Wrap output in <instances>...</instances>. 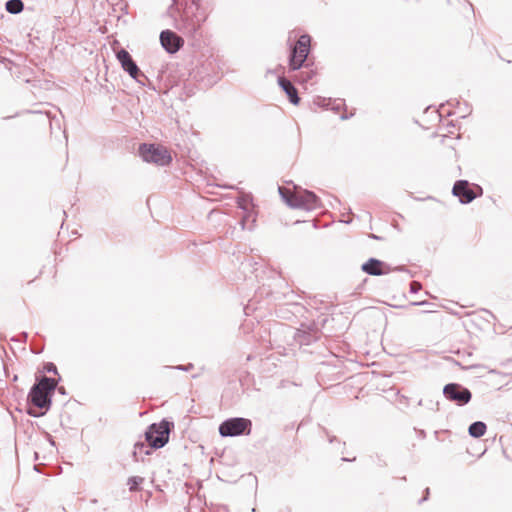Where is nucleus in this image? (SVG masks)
Returning <instances> with one entry per match:
<instances>
[{
  "label": "nucleus",
  "instance_id": "obj_1",
  "mask_svg": "<svg viewBox=\"0 0 512 512\" xmlns=\"http://www.w3.org/2000/svg\"><path fill=\"white\" fill-rule=\"evenodd\" d=\"M312 37L302 34L296 42L288 41V72H298L293 80L300 83H308L318 74L315 57L312 55Z\"/></svg>",
  "mask_w": 512,
  "mask_h": 512
},
{
  "label": "nucleus",
  "instance_id": "obj_2",
  "mask_svg": "<svg viewBox=\"0 0 512 512\" xmlns=\"http://www.w3.org/2000/svg\"><path fill=\"white\" fill-rule=\"evenodd\" d=\"M202 0H172L167 15L173 19V26L186 36L194 37L207 15Z\"/></svg>",
  "mask_w": 512,
  "mask_h": 512
},
{
  "label": "nucleus",
  "instance_id": "obj_3",
  "mask_svg": "<svg viewBox=\"0 0 512 512\" xmlns=\"http://www.w3.org/2000/svg\"><path fill=\"white\" fill-rule=\"evenodd\" d=\"M61 380V376L57 379L48 376L36 379L27 395V403L33 405L26 410L29 416L40 418L51 409L53 395Z\"/></svg>",
  "mask_w": 512,
  "mask_h": 512
},
{
  "label": "nucleus",
  "instance_id": "obj_4",
  "mask_svg": "<svg viewBox=\"0 0 512 512\" xmlns=\"http://www.w3.org/2000/svg\"><path fill=\"white\" fill-rule=\"evenodd\" d=\"M174 429V422L163 418L160 422L150 424L144 433L145 442L138 441L134 444L133 457L136 461H143L144 455H150L155 450L163 448Z\"/></svg>",
  "mask_w": 512,
  "mask_h": 512
},
{
  "label": "nucleus",
  "instance_id": "obj_5",
  "mask_svg": "<svg viewBox=\"0 0 512 512\" xmlns=\"http://www.w3.org/2000/svg\"><path fill=\"white\" fill-rule=\"evenodd\" d=\"M278 191L283 202L290 208L312 211L322 206L320 198L313 191L304 189L292 194L281 186L278 187Z\"/></svg>",
  "mask_w": 512,
  "mask_h": 512
},
{
  "label": "nucleus",
  "instance_id": "obj_6",
  "mask_svg": "<svg viewBox=\"0 0 512 512\" xmlns=\"http://www.w3.org/2000/svg\"><path fill=\"white\" fill-rule=\"evenodd\" d=\"M138 155L143 162L161 167L169 166L173 160L170 151L165 146L156 143H140Z\"/></svg>",
  "mask_w": 512,
  "mask_h": 512
},
{
  "label": "nucleus",
  "instance_id": "obj_7",
  "mask_svg": "<svg viewBox=\"0 0 512 512\" xmlns=\"http://www.w3.org/2000/svg\"><path fill=\"white\" fill-rule=\"evenodd\" d=\"M221 437L248 436L252 432V421L244 417H230L218 427Z\"/></svg>",
  "mask_w": 512,
  "mask_h": 512
},
{
  "label": "nucleus",
  "instance_id": "obj_8",
  "mask_svg": "<svg viewBox=\"0 0 512 512\" xmlns=\"http://www.w3.org/2000/svg\"><path fill=\"white\" fill-rule=\"evenodd\" d=\"M442 393L446 400L459 407L466 406L472 400L470 389L457 382L444 385Z\"/></svg>",
  "mask_w": 512,
  "mask_h": 512
},
{
  "label": "nucleus",
  "instance_id": "obj_9",
  "mask_svg": "<svg viewBox=\"0 0 512 512\" xmlns=\"http://www.w3.org/2000/svg\"><path fill=\"white\" fill-rule=\"evenodd\" d=\"M115 56L121 68L138 84H143L140 77H144V73L140 70L131 54L126 49L120 48L115 51Z\"/></svg>",
  "mask_w": 512,
  "mask_h": 512
},
{
  "label": "nucleus",
  "instance_id": "obj_10",
  "mask_svg": "<svg viewBox=\"0 0 512 512\" xmlns=\"http://www.w3.org/2000/svg\"><path fill=\"white\" fill-rule=\"evenodd\" d=\"M475 187L478 190V193H475L473 189L470 188L468 180L460 179L455 181L452 188V194L455 197H458L461 204H470L477 197L481 196L483 192L481 186L476 185Z\"/></svg>",
  "mask_w": 512,
  "mask_h": 512
},
{
  "label": "nucleus",
  "instance_id": "obj_11",
  "mask_svg": "<svg viewBox=\"0 0 512 512\" xmlns=\"http://www.w3.org/2000/svg\"><path fill=\"white\" fill-rule=\"evenodd\" d=\"M321 334V331L314 324H301V327L294 334V340L299 346H309L317 342Z\"/></svg>",
  "mask_w": 512,
  "mask_h": 512
},
{
  "label": "nucleus",
  "instance_id": "obj_12",
  "mask_svg": "<svg viewBox=\"0 0 512 512\" xmlns=\"http://www.w3.org/2000/svg\"><path fill=\"white\" fill-rule=\"evenodd\" d=\"M159 40L162 48L168 54L177 53L184 45V40L176 32L170 29L162 30Z\"/></svg>",
  "mask_w": 512,
  "mask_h": 512
},
{
  "label": "nucleus",
  "instance_id": "obj_13",
  "mask_svg": "<svg viewBox=\"0 0 512 512\" xmlns=\"http://www.w3.org/2000/svg\"><path fill=\"white\" fill-rule=\"evenodd\" d=\"M251 198L238 199V207L242 210V216L239 221L242 230L252 231L255 228L257 221V213L253 208L248 207V203L251 202Z\"/></svg>",
  "mask_w": 512,
  "mask_h": 512
},
{
  "label": "nucleus",
  "instance_id": "obj_14",
  "mask_svg": "<svg viewBox=\"0 0 512 512\" xmlns=\"http://www.w3.org/2000/svg\"><path fill=\"white\" fill-rule=\"evenodd\" d=\"M361 270L370 276H382L392 272V266L378 258L370 257L361 265Z\"/></svg>",
  "mask_w": 512,
  "mask_h": 512
},
{
  "label": "nucleus",
  "instance_id": "obj_15",
  "mask_svg": "<svg viewBox=\"0 0 512 512\" xmlns=\"http://www.w3.org/2000/svg\"><path fill=\"white\" fill-rule=\"evenodd\" d=\"M277 83L292 105H298L300 103L301 98L298 94V90L290 79L285 76H278Z\"/></svg>",
  "mask_w": 512,
  "mask_h": 512
},
{
  "label": "nucleus",
  "instance_id": "obj_16",
  "mask_svg": "<svg viewBox=\"0 0 512 512\" xmlns=\"http://www.w3.org/2000/svg\"><path fill=\"white\" fill-rule=\"evenodd\" d=\"M314 104L323 109H331L335 112H339L340 109L345 105V102L341 100L340 103H335L331 98H324L317 96L314 99Z\"/></svg>",
  "mask_w": 512,
  "mask_h": 512
},
{
  "label": "nucleus",
  "instance_id": "obj_17",
  "mask_svg": "<svg viewBox=\"0 0 512 512\" xmlns=\"http://www.w3.org/2000/svg\"><path fill=\"white\" fill-rule=\"evenodd\" d=\"M487 431V425L483 421H474L468 427V434L472 438H480Z\"/></svg>",
  "mask_w": 512,
  "mask_h": 512
},
{
  "label": "nucleus",
  "instance_id": "obj_18",
  "mask_svg": "<svg viewBox=\"0 0 512 512\" xmlns=\"http://www.w3.org/2000/svg\"><path fill=\"white\" fill-rule=\"evenodd\" d=\"M24 2L22 0H8L5 3V9L8 13L17 15L24 10Z\"/></svg>",
  "mask_w": 512,
  "mask_h": 512
},
{
  "label": "nucleus",
  "instance_id": "obj_19",
  "mask_svg": "<svg viewBox=\"0 0 512 512\" xmlns=\"http://www.w3.org/2000/svg\"><path fill=\"white\" fill-rule=\"evenodd\" d=\"M322 431L323 433L325 434L328 442L330 444H338L339 446H341V449H340V453L341 454H344L345 452V449H346V442L344 441H341L338 437H336L335 435H332L329 433V431L325 428V427H322Z\"/></svg>",
  "mask_w": 512,
  "mask_h": 512
},
{
  "label": "nucleus",
  "instance_id": "obj_20",
  "mask_svg": "<svg viewBox=\"0 0 512 512\" xmlns=\"http://www.w3.org/2000/svg\"><path fill=\"white\" fill-rule=\"evenodd\" d=\"M214 66H215V62L214 60H209L207 59L203 64H202V72L201 73H204L205 76H210L211 73H214Z\"/></svg>",
  "mask_w": 512,
  "mask_h": 512
},
{
  "label": "nucleus",
  "instance_id": "obj_21",
  "mask_svg": "<svg viewBox=\"0 0 512 512\" xmlns=\"http://www.w3.org/2000/svg\"><path fill=\"white\" fill-rule=\"evenodd\" d=\"M42 372L53 373V374L57 375L58 377L60 376L58 373L57 366L53 362H44Z\"/></svg>",
  "mask_w": 512,
  "mask_h": 512
},
{
  "label": "nucleus",
  "instance_id": "obj_22",
  "mask_svg": "<svg viewBox=\"0 0 512 512\" xmlns=\"http://www.w3.org/2000/svg\"><path fill=\"white\" fill-rule=\"evenodd\" d=\"M28 340V333L27 332H21L17 336H14L11 338V341L20 342V343H26Z\"/></svg>",
  "mask_w": 512,
  "mask_h": 512
},
{
  "label": "nucleus",
  "instance_id": "obj_23",
  "mask_svg": "<svg viewBox=\"0 0 512 512\" xmlns=\"http://www.w3.org/2000/svg\"><path fill=\"white\" fill-rule=\"evenodd\" d=\"M143 84H140L141 86L147 87L150 90L156 91L155 86L151 82V80L144 74V77H140Z\"/></svg>",
  "mask_w": 512,
  "mask_h": 512
},
{
  "label": "nucleus",
  "instance_id": "obj_24",
  "mask_svg": "<svg viewBox=\"0 0 512 512\" xmlns=\"http://www.w3.org/2000/svg\"><path fill=\"white\" fill-rule=\"evenodd\" d=\"M422 289V285L420 282L413 281L410 283V289L409 292L412 294L418 293Z\"/></svg>",
  "mask_w": 512,
  "mask_h": 512
},
{
  "label": "nucleus",
  "instance_id": "obj_25",
  "mask_svg": "<svg viewBox=\"0 0 512 512\" xmlns=\"http://www.w3.org/2000/svg\"><path fill=\"white\" fill-rule=\"evenodd\" d=\"M172 368L176 369V370L184 371V372H189L194 368V365L192 363H188L185 365L173 366Z\"/></svg>",
  "mask_w": 512,
  "mask_h": 512
},
{
  "label": "nucleus",
  "instance_id": "obj_26",
  "mask_svg": "<svg viewBox=\"0 0 512 512\" xmlns=\"http://www.w3.org/2000/svg\"><path fill=\"white\" fill-rule=\"evenodd\" d=\"M394 271L395 272H405V273L410 274L411 277L413 276L411 271L405 265H398V266L392 267V272H394Z\"/></svg>",
  "mask_w": 512,
  "mask_h": 512
},
{
  "label": "nucleus",
  "instance_id": "obj_27",
  "mask_svg": "<svg viewBox=\"0 0 512 512\" xmlns=\"http://www.w3.org/2000/svg\"><path fill=\"white\" fill-rule=\"evenodd\" d=\"M416 433H417V436L420 439H425L426 438V431L425 430H423V429H416Z\"/></svg>",
  "mask_w": 512,
  "mask_h": 512
},
{
  "label": "nucleus",
  "instance_id": "obj_28",
  "mask_svg": "<svg viewBox=\"0 0 512 512\" xmlns=\"http://www.w3.org/2000/svg\"><path fill=\"white\" fill-rule=\"evenodd\" d=\"M429 302L426 301V300H423V301H417V302H412L411 305L412 306H425V305H428Z\"/></svg>",
  "mask_w": 512,
  "mask_h": 512
},
{
  "label": "nucleus",
  "instance_id": "obj_29",
  "mask_svg": "<svg viewBox=\"0 0 512 512\" xmlns=\"http://www.w3.org/2000/svg\"><path fill=\"white\" fill-rule=\"evenodd\" d=\"M56 390H57V391H58V393H59V394H61V395H67V391H66V389H65V387H64V386H60V387H59V386L57 385Z\"/></svg>",
  "mask_w": 512,
  "mask_h": 512
},
{
  "label": "nucleus",
  "instance_id": "obj_30",
  "mask_svg": "<svg viewBox=\"0 0 512 512\" xmlns=\"http://www.w3.org/2000/svg\"><path fill=\"white\" fill-rule=\"evenodd\" d=\"M43 349H44V347H43V346L39 347V349H36V348H34V347H31V351H32V353H34V354H40V353H42V352H43Z\"/></svg>",
  "mask_w": 512,
  "mask_h": 512
},
{
  "label": "nucleus",
  "instance_id": "obj_31",
  "mask_svg": "<svg viewBox=\"0 0 512 512\" xmlns=\"http://www.w3.org/2000/svg\"><path fill=\"white\" fill-rule=\"evenodd\" d=\"M355 460H356V457H353V458L342 457L341 458L342 462H354Z\"/></svg>",
  "mask_w": 512,
  "mask_h": 512
},
{
  "label": "nucleus",
  "instance_id": "obj_32",
  "mask_svg": "<svg viewBox=\"0 0 512 512\" xmlns=\"http://www.w3.org/2000/svg\"><path fill=\"white\" fill-rule=\"evenodd\" d=\"M430 404H431V409H435L436 411L439 410V402L433 403L432 401H430Z\"/></svg>",
  "mask_w": 512,
  "mask_h": 512
},
{
  "label": "nucleus",
  "instance_id": "obj_33",
  "mask_svg": "<svg viewBox=\"0 0 512 512\" xmlns=\"http://www.w3.org/2000/svg\"><path fill=\"white\" fill-rule=\"evenodd\" d=\"M127 480H131V481H134V480H145L143 477H140V476H130L127 478Z\"/></svg>",
  "mask_w": 512,
  "mask_h": 512
},
{
  "label": "nucleus",
  "instance_id": "obj_34",
  "mask_svg": "<svg viewBox=\"0 0 512 512\" xmlns=\"http://www.w3.org/2000/svg\"><path fill=\"white\" fill-rule=\"evenodd\" d=\"M350 117H352V114H350V115H348V114H342V115L340 116V119H341V120H347V119H349Z\"/></svg>",
  "mask_w": 512,
  "mask_h": 512
},
{
  "label": "nucleus",
  "instance_id": "obj_35",
  "mask_svg": "<svg viewBox=\"0 0 512 512\" xmlns=\"http://www.w3.org/2000/svg\"><path fill=\"white\" fill-rule=\"evenodd\" d=\"M0 367L3 369V371L6 373V366H5V363L3 361V359L0 357Z\"/></svg>",
  "mask_w": 512,
  "mask_h": 512
},
{
  "label": "nucleus",
  "instance_id": "obj_36",
  "mask_svg": "<svg viewBox=\"0 0 512 512\" xmlns=\"http://www.w3.org/2000/svg\"><path fill=\"white\" fill-rule=\"evenodd\" d=\"M369 237L372 238V239H375V240H380L381 239V237H379V236H377L375 234H370Z\"/></svg>",
  "mask_w": 512,
  "mask_h": 512
},
{
  "label": "nucleus",
  "instance_id": "obj_37",
  "mask_svg": "<svg viewBox=\"0 0 512 512\" xmlns=\"http://www.w3.org/2000/svg\"><path fill=\"white\" fill-rule=\"evenodd\" d=\"M446 105H452V100H447ZM445 106L444 103L440 105V108H443Z\"/></svg>",
  "mask_w": 512,
  "mask_h": 512
},
{
  "label": "nucleus",
  "instance_id": "obj_38",
  "mask_svg": "<svg viewBox=\"0 0 512 512\" xmlns=\"http://www.w3.org/2000/svg\"><path fill=\"white\" fill-rule=\"evenodd\" d=\"M137 486V482H133V485L130 487V490H135Z\"/></svg>",
  "mask_w": 512,
  "mask_h": 512
},
{
  "label": "nucleus",
  "instance_id": "obj_39",
  "mask_svg": "<svg viewBox=\"0 0 512 512\" xmlns=\"http://www.w3.org/2000/svg\"><path fill=\"white\" fill-rule=\"evenodd\" d=\"M50 128H51V130H52L53 128H56V125H53V120H50Z\"/></svg>",
  "mask_w": 512,
  "mask_h": 512
},
{
  "label": "nucleus",
  "instance_id": "obj_40",
  "mask_svg": "<svg viewBox=\"0 0 512 512\" xmlns=\"http://www.w3.org/2000/svg\"><path fill=\"white\" fill-rule=\"evenodd\" d=\"M50 128H51V130H52L53 128H56V125H53V120H50Z\"/></svg>",
  "mask_w": 512,
  "mask_h": 512
},
{
  "label": "nucleus",
  "instance_id": "obj_41",
  "mask_svg": "<svg viewBox=\"0 0 512 512\" xmlns=\"http://www.w3.org/2000/svg\"><path fill=\"white\" fill-rule=\"evenodd\" d=\"M343 222L346 223V224H350L352 222V220L351 219L343 220Z\"/></svg>",
  "mask_w": 512,
  "mask_h": 512
},
{
  "label": "nucleus",
  "instance_id": "obj_42",
  "mask_svg": "<svg viewBox=\"0 0 512 512\" xmlns=\"http://www.w3.org/2000/svg\"><path fill=\"white\" fill-rule=\"evenodd\" d=\"M452 114L453 113L450 110H448L447 113H446V116H451Z\"/></svg>",
  "mask_w": 512,
  "mask_h": 512
},
{
  "label": "nucleus",
  "instance_id": "obj_43",
  "mask_svg": "<svg viewBox=\"0 0 512 512\" xmlns=\"http://www.w3.org/2000/svg\"><path fill=\"white\" fill-rule=\"evenodd\" d=\"M467 453L474 455V453L469 448L467 449Z\"/></svg>",
  "mask_w": 512,
  "mask_h": 512
},
{
  "label": "nucleus",
  "instance_id": "obj_44",
  "mask_svg": "<svg viewBox=\"0 0 512 512\" xmlns=\"http://www.w3.org/2000/svg\"><path fill=\"white\" fill-rule=\"evenodd\" d=\"M447 126H454L453 121H450Z\"/></svg>",
  "mask_w": 512,
  "mask_h": 512
},
{
  "label": "nucleus",
  "instance_id": "obj_45",
  "mask_svg": "<svg viewBox=\"0 0 512 512\" xmlns=\"http://www.w3.org/2000/svg\"><path fill=\"white\" fill-rule=\"evenodd\" d=\"M453 362H454L456 365H459V366H460V363H459L458 361L453 360Z\"/></svg>",
  "mask_w": 512,
  "mask_h": 512
},
{
  "label": "nucleus",
  "instance_id": "obj_46",
  "mask_svg": "<svg viewBox=\"0 0 512 512\" xmlns=\"http://www.w3.org/2000/svg\"><path fill=\"white\" fill-rule=\"evenodd\" d=\"M63 215H64L65 217H67V213H66V211H65V210H63Z\"/></svg>",
  "mask_w": 512,
  "mask_h": 512
}]
</instances>
